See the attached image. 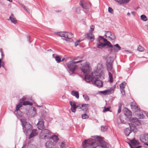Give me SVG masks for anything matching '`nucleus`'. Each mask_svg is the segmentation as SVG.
I'll return each mask as SVG.
<instances>
[{
    "label": "nucleus",
    "instance_id": "1",
    "mask_svg": "<svg viewBox=\"0 0 148 148\" xmlns=\"http://www.w3.org/2000/svg\"><path fill=\"white\" fill-rule=\"evenodd\" d=\"M82 145L84 148L92 147L91 148H97V146L103 148L109 147V145L103 139H86L83 142Z\"/></svg>",
    "mask_w": 148,
    "mask_h": 148
},
{
    "label": "nucleus",
    "instance_id": "2",
    "mask_svg": "<svg viewBox=\"0 0 148 148\" xmlns=\"http://www.w3.org/2000/svg\"><path fill=\"white\" fill-rule=\"evenodd\" d=\"M78 57L75 58L67 63V65L70 71L74 72L77 69L80 65H82V62L84 61V60H78Z\"/></svg>",
    "mask_w": 148,
    "mask_h": 148
},
{
    "label": "nucleus",
    "instance_id": "3",
    "mask_svg": "<svg viewBox=\"0 0 148 148\" xmlns=\"http://www.w3.org/2000/svg\"><path fill=\"white\" fill-rule=\"evenodd\" d=\"M21 121L22 124L23 129L25 131L26 133L29 134L32 130V126L29 123L25 121L24 119H21Z\"/></svg>",
    "mask_w": 148,
    "mask_h": 148
},
{
    "label": "nucleus",
    "instance_id": "4",
    "mask_svg": "<svg viewBox=\"0 0 148 148\" xmlns=\"http://www.w3.org/2000/svg\"><path fill=\"white\" fill-rule=\"evenodd\" d=\"M82 64L81 66H83L82 67L80 66V67H81V70L82 72L84 73H88L91 70V67L90 65V64L87 62H85L84 61L82 62Z\"/></svg>",
    "mask_w": 148,
    "mask_h": 148
},
{
    "label": "nucleus",
    "instance_id": "5",
    "mask_svg": "<svg viewBox=\"0 0 148 148\" xmlns=\"http://www.w3.org/2000/svg\"><path fill=\"white\" fill-rule=\"evenodd\" d=\"M97 41L99 43L97 44V48H101L106 46H112L111 43L106 39H104V43L101 42L99 40H97Z\"/></svg>",
    "mask_w": 148,
    "mask_h": 148
},
{
    "label": "nucleus",
    "instance_id": "6",
    "mask_svg": "<svg viewBox=\"0 0 148 148\" xmlns=\"http://www.w3.org/2000/svg\"><path fill=\"white\" fill-rule=\"evenodd\" d=\"M50 134V131L48 130L45 129L41 131L39 136L41 139H47L49 137Z\"/></svg>",
    "mask_w": 148,
    "mask_h": 148
},
{
    "label": "nucleus",
    "instance_id": "7",
    "mask_svg": "<svg viewBox=\"0 0 148 148\" xmlns=\"http://www.w3.org/2000/svg\"><path fill=\"white\" fill-rule=\"evenodd\" d=\"M58 35L61 37L70 39L73 37V35L71 33L68 32H60L58 33Z\"/></svg>",
    "mask_w": 148,
    "mask_h": 148
},
{
    "label": "nucleus",
    "instance_id": "8",
    "mask_svg": "<svg viewBox=\"0 0 148 148\" xmlns=\"http://www.w3.org/2000/svg\"><path fill=\"white\" fill-rule=\"evenodd\" d=\"M131 108L132 109H134L135 111L136 112V113L138 112V111L139 112V108H138V106L136 105V104L135 103H132L131 105ZM137 114L138 116L139 117V118L142 119L143 118L144 116V115L142 114V113H139V114L138 113H137Z\"/></svg>",
    "mask_w": 148,
    "mask_h": 148
},
{
    "label": "nucleus",
    "instance_id": "9",
    "mask_svg": "<svg viewBox=\"0 0 148 148\" xmlns=\"http://www.w3.org/2000/svg\"><path fill=\"white\" fill-rule=\"evenodd\" d=\"M92 83L93 84L96 85L98 87H102V82L98 79H95L94 81H92Z\"/></svg>",
    "mask_w": 148,
    "mask_h": 148
},
{
    "label": "nucleus",
    "instance_id": "10",
    "mask_svg": "<svg viewBox=\"0 0 148 148\" xmlns=\"http://www.w3.org/2000/svg\"><path fill=\"white\" fill-rule=\"evenodd\" d=\"M129 120L130 121L133 123V124H131V125H139L140 124V122L138 121V119L136 118H130Z\"/></svg>",
    "mask_w": 148,
    "mask_h": 148
},
{
    "label": "nucleus",
    "instance_id": "11",
    "mask_svg": "<svg viewBox=\"0 0 148 148\" xmlns=\"http://www.w3.org/2000/svg\"><path fill=\"white\" fill-rule=\"evenodd\" d=\"M112 46H108V47L112 48L113 49L114 51L117 52L120 50L121 49V47L118 44H116L115 45H112L111 44Z\"/></svg>",
    "mask_w": 148,
    "mask_h": 148
},
{
    "label": "nucleus",
    "instance_id": "12",
    "mask_svg": "<svg viewBox=\"0 0 148 148\" xmlns=\"http://www.w3.org/2000/svg\"><path fill=\"white\" fill-rule=\"evenodd\" d=\"M38 129L42 130L44 127V121L42 119H40L37 124Z\"/></svg>",
    "mask_w": 148,
    "mask_h": 148
},
{
    "label": "nucleus",
    "instance_id": "13",
    "mask_svg": "<svg viewBox=\"0 0 148 148\" xmlns=\"http://www.w3.org/2000/svg\"><path fill=\"white\" fill-rule=\"evenodd\" d=\"M22 102L20 101V103L16 106V110L17 111V113L19 116H21L23 113L21 112L19 110V108L22 106Z\"/></svg>",
    "mask_w": 148,
    "mask_h": 148
},
{
    "label": "nucleus",
    "instance_id": "14",
    "mask_svg": "<svg viewBox=\"0 0 148 148\" xmlns=\"http://www.w3.org/2000/svg\"><path fill=\"white\" fill-rule=\"evenodd\" d=\"M100 75V73L97 72V71H93L92 73V75L94 79H99Z\"/></svg>",
    "mask_w": 148,
    "mask_h": 148
},
{
    "label": "nucleus",
    "instance_id": "15",
    "mask_svg": "<svg viewBox=\"0 0 148 148\" xmlns=\"http://www.w3.org/2000/svg\"><path fill=\"white\" fill-rule=\"evenodd\" d=\"M88 105L87 104H79L76 106L77 108H79L83 110H86L88 109Z\"/></svg>",
    "mask_w": 148,
    "mask_h": 148
},
{
    "label": "nucleus",
    "instance_id": "16",
    "mask_svg": "<svg viewBox=\"0 0 148 148\" xmlns=\"http://www.w3.org/2000/svg\"><path fill=\"white\" fill-rule=\"evenodd\" d=\"M126 84V83L125 82H123L120 86L121 93L123 95H124L125 94L124 88Z\"/></svg>",
    "mask_w": 148,
    "mask_h": 148
},
{
    "label": "nucleus",
    "instance_id": "17",
    "mask_svg": "<svg viewBox=\"0 0 148 148\" xmlns=\"http://www.w3.org/2000/svg\"><path fill=\"white\" fill-rule=\"evenodd\" d=\"M38 134L37 131L36 129H34L32 130L31 132L30 133L29 139L32 138L36 136Z\"/></svg>",
    "mask_w": 148,
    "mask_h": 148
},
{
    "label": "nucleus",
    "instance_id": "18",
    "mask_svg": "<svg viewBox=\"0 0 148 148\" xmlns=\"http://www.w3.org/2000/svg\"><path fill=\"white\" fill-rule=\"evenodd\" d=\"M36 114V110L35 108H33L32 110H29V113H27V115L31 117L34 116Z\"/></svg>",
    "mask_w": 148,
    "mask_h": 148
},
{
    "label": "nucleus",
    "instance_id": "19",
    "mask_svg": "<svg viewBox=\"0 0 148 148\" xmlns=\"http://www.w3.org/2000/svg\"><path fill=\"white\" fill-rule=\"evenodd\" d=\"M85 80L86 82H89L91 81H94V79L92 75L91 76L90 75H85Z\"/></svg>",
    "mask_w": 148,
    "mask_h": 148
},
{
    "label": "nucleus",
    "instance_id": "20",
    "mask_svg": "<svg viewBox=\"0 0 148 148\" xmlns=\"http://www.w3.org/2000/svg\"><path fill=\"white\" fill-rule=\"evenodd\" d=\"M113 61L112 60H110V61H109L108 60L107 63V66L108 70V71H111L112 68V63Z\"/></svg>",
    "mask_w": 148,
    "mask_h": 148
},
{
    "label": "nucleus",
    "instance_id": "21",
    "mask_svg": "<svg viewBox=\"0 0 148 148\" xmlns=\"http://www.w3.org/2000/svg\"><path fill=\"white\" fill-rule=\"evenodd\" d=\"M132 146H136L140 144V142L137 139H131L130 140V143Z\"/></svg>",
    "mask_w": 148,
    "mask_h": 148
},
{
    "label": "nucleus",
    "instance_id": "22",
    "mask_svg": "<svg viewBox=\"0 0 148 148\" xmlns=\"http://www.w3.org/2000/svg\"><path fill=\"white\" fill-rule=\"evenodd\" d=\"M124 114L127 117H129L132 115L131 112L128 110L127 108H125L124 110Z\"/></svg>",
    "mask_w": 148,
    "mask_h": 148
},
{
    "label": "nucleus",
    "instance_id": "23",
    "mask_svg": "<svg viewBox=\"0 0 148 148\" xmlns=\"http://www.w3.org/2000/svg\"><path fill=\"white\" fill-rule=\"evenodd\" d=\"M53 145V142L50 140L47 141L45 144L46 148H51Z\"/></svg>",
    "mask_w": 148,
    "mask_h": 148
},
{
    "label": "nucleus",
    "instance_id": "24",
    "mask_svg": "<svg viewBox=\"0 0 148 148\" xmlns=\"http://www.w3.org/2000/svg\"><path fill=\"white\" fill-rule=\"evenodd\" d=\"M9 19L11 21V22L14 24H15L16 23L17 21L13 14H11L9 17Z\"/></svg>",
    "mask_w": 148,
    "mask_h": 148
},
{
    "label": "nucleus",
    "instance_id": "25",
    "mask_svg": "<svg viewBox=\"0 0 148 148\" xmlns=\"http://www.w3.org/2000/svg\"><path fill=\"white\" fill-rule=\"evenodd\" d=\"M129 125L130 127V129L131 130V132H133L134 133L136 132L137 131V128L135 126V125H132L130 123H129Z\"/></svg>",
    "mask_w": 148,
    "mask_h": 148
},
{
    "label": "nucleus",
    "instance_id": "26",
    "mask_svg": "<svg viewBox=\"0 0 148 148\" xmlns=\"http://www.w3.org/2000/svg\"><path fill=\"white\" fill-rule=\"evenodd\" d=\"M87 38L88 39H90L91 41H93L94 40V35L91 32H90L87 34Z\"/></svg>",
    "mask_w": 148,
    "mask_h": 148
},
{
    "label": "nucleus",
    "instance_id": "27",
    "mask_svg": "<svg viewBox=\"0 0 148 148\" xmlns=\"http://www.w3.org/2000/svg\"><path fill=\"white\" fill-rule=\"evenodd\" d=\"M71 94L75 96L77 99H78L79 98V93L78 91L73 90L71 92Z\"/></svg>",
    "mask_w": 148,
    "mask_h": 148
},
{
    "label": "nucleus",
    "instance_id": "28",
    "mask_svg": "<svg viewBox=\"0 0 148 148\" xmlns=\"http://www.w3.org/2000/svg\"><path fill=\"white\" fill-rule=\"evenodd\" d=\"M117 2L121 4H126L130 0H115Z\"/></svg>",
    "mask_w": 148,
    "mask_h": 148
},
{
    "label": "nucleus",
    "instance_id": "29",
    "mask_svg": "<svg viewBox=\"0 0 148 148\" xmlns=\"http://www.w3.org/2000/svg\"><path fill=\"white\" fill-rule=\"evenodd\" d=\"M124 132L126 136H128L131 133V130L129 128H126L124 130Z\"/></svg>",
    "mask_w": 148,
    "mask_h": 148
},
{
    "label": "nucleus",
    "instance_id": "30",
    "mask_svg": "<svg viewBox=\"0 0 148 148\" xmlns=\"http://www.w3.org/2000/svg\"><path fill=\"white\" fill-rule=\"evenodd\" d=\"M140 139H148V134H141Z\"/></svg>",
    "mask_w": 148,
    "mask_h": 148
},
{
    "label": "nucleus",
    "instance_id": "31",
    "mask_svg": "<svg viewBox=\"0 0 148 148\" xmlns=\"http://www.w3.org/2000/svg\"><path fill=\"white\" fill-rule=\"evenodd\" d=\"M79 4L83 9H86L88 8V7L85 3H83L82 1H81Z\"/></svg>",
    "mask_w": 148,
    "mask_h": 148
},
{
    "label": "nucleus",
    "instance_id": "32",
    "mask_svg": "<svg viewBox=\"0 0 148 148\" xmlns=\"http://www.w3.org/2000/svg\"><path fill=\"white\" fill-rule=\"evenodd\" d=\"M108 75L109 78V81L111 82H113V79L112 75L111 73L110 72H108Z\"/></svg>",
    "mask_w": 148,
    "mask_h": 148
},
{
    "label": "nucleus",
    "instance_id": "33",
    "mask_svg": "<svg viewBox=\"0 0 148 148\" xmlns=\"http://www.w3.org/2000/svg\"><path fill=\"white\" fill-rule=\"evenodd\" d=\"M111 33H112L110 31L107 32L105 36L106 38H107V37L108 36V37L110 38V35H111Z\"/></svg>",
    "mask_w": 148,
    "mask_h": 148
},
{
    "label": "nucleus",
    "instance_id": "34",
    "mask_svg": "<svg viewBox=\"0 0 148 148\" xmlns=\"http://www.w3.org/2000/svg\"><path fill=\"white\" fill-rule=\"evenodd\" d=\"M23 105H32V103L30 102H29L28 101H24L23 102Z\"/></svg>",
    "mask_w": 148,
    "mask_h": 148
},
{
    "label": "nucleus",
    "instance_id": "35",
    "mask_svg": "<svg viewBox=\"0 0 148 148\" xmlns=\"http://www.w3.org/2000/svg\"><path fill=\"white\" fill-rule=\"evenodd\" d=\"M107 127L106 126H101V130L102 132H105L107 130Z\"/></svg>",
    "mask_w": 148,
    "mask_h": 148
},
{
    "label": "nucleus",
    "instance_id": "36",
    "mask_svg": "<svg viewBox=\"0 0 148 148\" xmlns=\"http://www.w3.org/2000/svg\"><path fill=\"white\" fill-rule=\"evenodd\" d=\"M54 58L55 59L56 61H57V62H60L61 61V58L59 56H56L54 57Z\"/></svg>",
    "mask_w": 148,
    "mask_h": 148
},
{
    "label": "nucleus",
    "instance_id": "37",
    "mask_svg": "<svg viewBox=\"0 0 148 148\" xmlns=\"http://www.w3.org/2000/svg\"><path fill=\"white\" fill-rule=\"evenodd\" d=\"M82 118L84 119H87L89 117V116L86 114H84L82 115Z\"/></svg>",
    "mask_w": 148,
    "mask_h": 148
},
{
    "label": "nucleus",
    "instance_id": "38",
    "mask_svg": "<svg viewBox=\"0 0 148 148\" xmlns=\"http://www.w3.org/2000/svg\"><path fill=\"white\" fill-rule=\"evenodd\" d=\"M141 19L144 21H146L147 20V17L144 15H141Z\"/></svg>",
    "mask_w": 148,
    "mask_h": 148
},
{
    "label": "nucleus",
    "instance_id": "39",
    "mask_svg": "<svg viewBox=\"0 0 148 148\" xmlns=\"http://www.w3.org/2000/svg\"><path fill=\"white\" fill-rule=\"evenodd\" d=\"M137 49L140 51H143L144 50V49L143 47L140 45L138 47Z\"/></svg>",
    "mask_w": 148,
    "mask_h": 148
},
{
    "label": "nucleus",
    "instance_id": "40",
    "mask_svg": "<svg viewBox=\"0 0 148 148\" xmlns=\"http://www.w3.org/2000/svg\"><path fill=\"white\" fill-rule=\"evenodd\" d=\"M111 92L110 90H107L103 91H101V92L104 95H106L107 93H109Z\"/></svg>",
    "mask_w": 148,
    "mask_h": 148
},
{
    "label": "nucleus",
    "instance_id": "41",
    "mask_svg": "<svg viewBox=\"0 0 148 148\" xmlns=\"http://www.w3.org/2000/svg\"><path fill=\"white\" fill-rule=\"evenodd\" d=\"M92 138H93L94 139H103V138H102L101 137L99 136H92Z\"/></svg>",
    "mask_w": 148,
    "mask_h": 148
},
{
    "label": "nucleus",
    "instance_id": "42",
    "mask_svg": "<svg viewBox=\"0 0 148 148\" xmlns=\"http://www.w3.org/2000/svg\"><path fill=\"white\" fill-rule=\"evenodd\" d=\"M70 104L71 107H76L77 106L74 101H70Z\"/></svg>",
    "mask_w": 148,
    "mask_h": 148
},
{
    "label": "nucleus",
    "instance_id": "43",
    "mask_svg": "<svg viewBox=\"0 0 148 148\" xmlns=\"http://www.w3.org/2000/svg\"><path fill=\"white\" fill-rule=\"evenodd\" d=\"M110 36V39L111 40H114L115 39V36L113 33H112Z\"/></svg>",
    "mask_w": 148,
    "mask_h": 148
},
{
    "label": "nucleus",
    "instance_id": "44",
    "mask_svg": "<svg viewBox=\"0 0 148 148\" xmlns=\"http://www.w3.org/2000/svg\"><path fill=\"white\" fill-rule=\"evenodd\" d=\"M83 97L86 101H88L89 100V97L87 95H84Z\"/></svg>",
    "mask_w": 148,
    "mask_h": 148
},
{
    "label": "nucleus",
    "instance_id": "45",
    "mask_svg": "<svg viewBox=\"0 0 148 148\" xmlns=\"http://www.w3.org/2000/svg\"><path fill=\"white\" fill-rule=\"evenodd\" d=\"M59 137L57 136L53 135L49 139H59Z\"/></svg>",
    "mask_w": 148,
    "mask_h": 148
},
{
    "label": "nucleus",
    "instance_id": "46",
    "mask_svg": "<svg viewBox=\"0 0 148 148\" xmlns=\"http://www.w3.org/2000/svg\"><path fill=\"white\" fill-rule=\"evenodd\" d=\"M108 11L109 12H110L112 14L113 13V10L112 8L110 7L108 8Z\"/></svg>",
    "mask_w": 148,
    "mask_h": 148
},
{
    "label": "nucleus",
    "instance_id": "47",
    "mask_svg": "<svg viewBox=\"0 0 148 148\" xmlns=\"http://www.w3.org/2000/svg\"><path fill=\"white\" fill-rule=\"evenodd\" d=\"M66 145L64 143H62L60 145L61 148H66Z\"/></svg>",
    "mask_w": 148,
    "mask_h": 148
},
{
    "label": "nucleus",
    "instance_id": "48",
    "mask_svg": "<svg viewBox=\"0 0 148 148\" xmlns=\"http://www.w3.org/2000/svg\"><path fill=\"white\" fill-rule=\"evenodd\" d=\"M77 108V107H71V110L72 112H75V111L76 108Z\"/></svg>",
    "mask_w": 148,
    "mask_h": 148
},
{
    "label": "nucleus",
    "instance_id": "49",
    "mask_svg": "<svg viewBox=\"0 0 148 148\" xmlns=\"http://www.w3.org/2000/svg\"><path fill=\"white\" fill-rule=\"evenodd\" d=\"M110 108H106L104 107V109L103 110V112L108 111L109 110Z\"/></svg>",
    "mask_w": 148,
    "mask_h": 148
},
{
    "label": "nucleus",
    "instance_id": "50",
    "mask_svg": "<svg viewBox=\"0 0 148 148\" xmlns=\"http://www.w3.org/2000/svg\"><path fill=\"white\" fill-rule=\"evenodd\" d=\"M26 99V97H23L20 100V101L21 102H22L24 100H25Z\"/></svg>",
    "mask_w": 148,
    "mask_h": 148
},
{
    "label": "nucleus",
    "instance_id": "51",
    "mask_svg": "<svg viewBox=\"0 0 148 148\" xmlns=\"http://www.w3.org/2000/svg\"><path fill=\"white\" fill-rule=\"evenodd\" d=\"M119 119H120V120L121 121V122L122 123H125V122L124 121V120H123V119L121 117H120Z\"/></svg>",
    "mask_w": 148,
    "mask_h": 148
},
{
    "label": "nucleus",
    "instance_id": "52",
    "mask_svg": "<svg viewBox=\"0 0 148 148\" xmlns=\"http://www.w3.org/2000/svg\"><path fill=\"white\" fill-rule=\"evenodd\" d=\"M90 31L91 32L93 31L94 30V26H93V25H91L90 27Z\"/></svg>",
    "mask_w": 148,
    "mask_h": 148
},
{
    "label": "nucleus",
    "instance_id": "53",
    "mask_svg": "<svg viewBox=\"0 0 148 148\" xmlns=\"http://www.w3.org/2000/svg\"><path fill=\"white\" fill-rule=\"evenodd\" d=\"M27 40L30 43L31 42L29 40V38H30V36L29 35H27Z\"/></svg>",
    "mask_w": 148,
    "mask_h": 148
},
{
    "label": "nucleus",
    "instance_id": "54",
    "mask_svg": "<svg viewBox=\"0 0 148 148\" xmlns=\"http://www.w3.org/2000/svg\"><path fill=\"white\" fill-rule=\"evenodd\" d=\"M111 49L110 50L109 52L110 53H111L112 51H114L113 49V48H110Z\"/></svg>",
    "mask_w": 148,
    "mask_h": 148
},
{
    "label": "nucleus",
    "instance_id": "55",
    "mask_svg": "<svg viewBox=\"0 0 148 148\" xmlns=\"http://www.w3.org/2000/svg\"><path fill=\"white\" fill-rule=\"evenodd\" d=\"M99 38H101V39H102L103 40V41H104V39H105L104 38H103L102 36H99Z\"/></svg>",
    "mask_w": 148,
    "mask_h": 148
},
{
    "label": "nucleus",
    "instance_id": "56",
    "mask_svg": "<svg viewBox=\"0 0 148 148\" xmlns=\"http://www.w3.org/2000/svg\"><path fill=\"white\" fill-rule=\"evenodd\" d=\"M31 148H37L34 145H32L31 146Z\"/></svg>",
    "mask_w": 148,
    "mask_h": 148
},
{
    "label": "nucleus",
    "instance_id": "57",
    "mask_svg": "<svg viewBox=\"0 0 148 148\" xmlns=\"http://www.w3.org/2000/svg\"><path fill=\"white\" fill-rule=\"evenodd\" d=\"M32 141V140H30L29 141H27L28 142V143H27L26 144V145H29V143H31V141Z\"/></svg>",
    "mask_w": 148,
    "mask_h": 148
},
{
    "label": "nucleus",
    "instance_id": "58",
    "mask_svg": "<svg viewBox=\"0 0 148 148\" xmlns=\"http://www.w3.org/2000/svg\"><path fill=\"white\" fill-rule=\"evenodd\" d=\"M121 111V108H119L118 110V113H120V112Z\"/></svg>",
    "mask_w": 148,
    "mask_h": 148
},
{
    "label": "nucleus",
    "instance_id": "59",
    "mask_svg": "<svg viewBox=\"0 0 148 148\" xmlns=\"http://www.w3.org/2000/svg\"><path fill=\"white\" fill-rule=\"evenodd\" d=\"M78 45V42H75V47H76Z\"/></svg>",
    "mask_w": 148,
    "mask_h": 148
},
{
    "label": "nucleus",
    "instance_id": "60",
    "mask_svg": "<svg viewBox=\"0 0 148 148\" xmlns=\"http://www.w3.org/2000/svg\"><path fill=\"white\" fill-rule=\"evenodd\" d=\"M22 7L25 9L26 10H27V9H26L25 7V6L24 5H22Z\"/></svg>",
    "mask_w": 148,
    "mask_h": 148
},
{
    "label": "nucleus",
    "instance_id": "61",
    "mask_svg": "<svg viewBox=\"0 0 148 148\" xmlns=\"http://www.w3.org/2000/svg\"><path fill=\"white\" fill-rule=\"evenodd\" d=\"M132 13L134 15H135V13L134 12H132Z\"/></svg>",
    "mask_w": 148,
    "mask_h": 148
},
{
    "label": "nucleus",
    "instance_id": "62",
    "mask_svg": "<svg viewBox=\"0 0 148 148\" xmlns=\"http://www.w3.org/2000/svg\"><path fill=\"white\" fill-rule=\"evenodd\" d=\"M138 148H140L142 147L141 146L139 145L137 147Z\"/></svg>",
    "mask_w": 148,
    "mask_h": 148
},
{
    "label": "nucleus",
    "instance_id": "63",
    "mask_svg": "<svg viewBox=\"0 0 148 148\" xmlns=\"http://www.w3.org/2000/svg\"><path fill=\"white\" fill-rule=\"evenodd\" d=\"M1 55L2 56V58H3V57L4 56V55L3 54V53H2V54H1Z\"/></svg>",
    "mask_w": 148,
    "mask_h": 148
},
{
    "label": "nucleus",
    "instance_id": "64",
    "mask_svg": "<svg viewBox=\"0 0 148 148\" xmlns=\"http://www.w3.org/2000/svg\"><path fill=\"white\" fill-rule=\"evenodd\" d=\"M0 52L1 53V54H2V53H3L2 49H0Z\"/></svg>",
    "mask_w": 148,
    "mask_h": 148
}]
</instances>
